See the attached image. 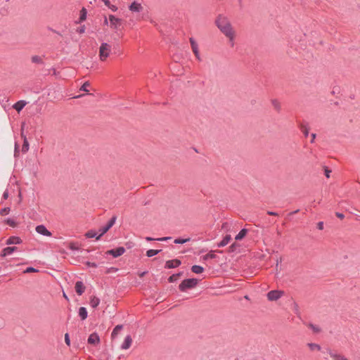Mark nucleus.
Masks as SVG:
<instances>
[{
	"label": "nucleus",
	"mask_w": 360,
	"mask_h": 360,
	"mask_svg": "<svg viewBox=\"0 0 360 360\" xmlns=\"http://www.w3.org/2000/svg\"><path fill=\"white\" fill-rule=\"evenodd\" d=\"M22 243V240L18 236H11L8 238L6 240L7 245H13V244H20Z\"/></svg>",
	"instance_id": "nucleus-18"
},
{
	"label": "nucleus",
	"mask_w": 360,
	"mask_h": 360,
	"mask_svg": "<svg viewBox=\"0 0 360 360\" xmlns=\"http://www.w3.org/2000/svg\"><path fill=\"white\" fill-rule=\"evenodd\" d=\"M229 39V44L231 47L234 46V37H235V33H231L230 35L226 36Z\"/></svg>",
	"instance_id": "nucleus-34"
},
{
	"label": "nucleus",
	"mask_w": 360,
	"mask_h": 360,
	"mask_svg": "<svg viewBox=\"0 0 360 360\" xmlns=\"http://www.w3.org/2000/svg\"><path fill=\"white\" fill-rule=\"evenodd\" d=\"M331 172V170H330L328 167L324 168V173L327 178L330 177V173Z\"/></svg>",
	"instance_id": "nucleus-46"
},
{
	"label": "nucleus",
	"mask_w": 360,
	"mask_h": 360,
	"mask_svg": "<svg viewBox=\"0 0 360 360\" xmlns=\"http://www.w3.org/2000/svg\"><path fill=\"white\" fill-rule=\"evenodd\" d=\"M189 41H190L192 51H193V53L195 54L196 58L199 61H200L201 60V58H200V56L199 49H198V45L197 42L195 41V40L193 37H191L189 39Z\"/></svg>",
	"instance_id": "nucleus-7"
},
{
	"label": "nucleus",
	"mask_w": 360,
	"mask_h": 360,
	"mask_svg": "<svg viewBox=\"0 0 360 360\" xmlns=\"http://www.w3.org/2000/svg\"><path fill=\"white\" fill-rule=\"evenodd\" d=\"M198 280L197 278L184 279L179 285L180 291L185 292L188 289L193 288L197 285Z\"/></svg>",
	"instance_id": "nucleus-3"
},
{
	"label": "nucleus",
	"mask_w": 360,
	"mask_h": 360,
	"mask_svg": "<svg viewBox=\"0 0 360 360\" xmlns=\"http://www.w3.org/2000/svg\"><path fill=\"white\" fill-rule=\"evenodd\" d=\"M18 153H19L18 145L17 143H15V155H16Z\"/></svg>",
	"instance_id": "nucleus-54"
},
{
	"label": "nucleus",
	"mask_w": 360,
	"mask_h": 360,
	"mask_svg": "<svg viewBox=\"0 0 360 360\" xmlns=\"http://www.w3.org/2000/svg\"><path fill=\"white\" fill-rule=\"evenodd\" d=\"M86 10L84 8H82V9L80 11L79 22H82L86 20Z\"/></svg>",
	"instance_id": "nucleus-31"
},
{
	"label": "nucleus",
	"mask_w": 360,
	"mask_h": 360,
	"mask_svg": "<svg viewBox=\"0 0 360 360\" xmlns=\"http://www.w3.org/2000/svg\"><path fill=\"white\" fill-rule=\"evenodd\" d=\"M267 214L271 216H278V213L272 211H268Z\"/></svg>",
	"instance_id": "nucleus-53"
},
{
	"label": "nucleus",
	"mask_w": 360,
	"mask_h": 360,
	"mask_svg": "<svg viewBox=\"0 0 360 360\" xmlns=\"http://www.w3.org/2000/svg\"><path fill=\"white\" fill-rule=\"evenodd\" d=\"M162 250H148L147 252H146V256L148 257H152L156 255H158V253H160Z\"/></svg>",
	"instance_id": "nucleus-27"
},
{
	"label": "nucleus",
	"mask_w": 360,
	"mask_h": 360,
	"mask_svg": "<svg viewBox=\"0 0 360 360\" xmlns=\"http://www.w3.org/2000/svg\"><path fill=\"white\" fill-rule=\"evenodd\" d=\"M98 234L95 230H89L85 233V236L88 238H93L98 237Z\"/></svg>",
	"instance_id": "nucleus-25"
},
{
	"label": "nucleus",
	"mask_w": 360,
	"mask_h": 360,
	"mask_svg": "<svg viewBox=\"0 0 360 360\" xmlns=\"http://www.w3.org/2000/svg\"><path fill=\"white\" fill-rule=\"evenodd\" d=\"M86 265L88 267H94V268H96L98 266V264L96 263L89 262V261L86 262Z\"/></svg>",
	"instance_id": "nucleus-43"
},
{
	"label": "nucleus",
	"mask_w": 360,
	"mask_h": 360,
	"mask_svg": "<svg viewBox=\"0 0 360 360\" xmlns=\"http://www.w3.org/2000/svg\"><path fill=\"white\" fill-rule=\"evenodd\" d=\"M181 264V261L177 259L168 260L166 262L165 267L166 269H172L180 266Z\"/></svg>",
	"instance_id": "nucleus-11"
},
{
	"label": "nucleus",
	"mask_w": 360,
	"mask_h": 360,
	"mask_svg": "<svg viewBox=\"0 0 360 360\" xmlns=\"http://www.w3.org/2000/svg\"><path fill=\"white\" fill-rule=\"evenodd\" d=\"M309 327L316 333H318L321 331V328L319 326L312 323H309Z\"/></svg>",
	"instance_id": "nucleus-35"
},
{
	"label": "nucleus",
	"mask_w": 360,
	"mask_h": 360,
	"mask_svg": "<svg viewBox=\"0 0 360 360\" xmlns=\"http://www.w3.org/2000/svg\"><path fill=\"white\" fill-rule=\"evenodd\" d=\"M129 8L132 12H137L139 13L142 11L143 7L140 3H138L136 1H134L131 4V5L129 6Z\"/></svg>",
	"instance_id": "nucleus-15"
},
{
	"label": "nucleus",
	"mask_w": 360,
	"mask_h": 360,
	"mask_svg": "<svg viewBox=\"0 0 360 360\" xmlns=\"http://www.w3.org/2000/svg\"><path fill=\"white\" fill-rule=\"evenodd\" d=\"M63 297L67 300H69L68 297L66 295L65 292H63Z\"/></svg>",
	"instance_id": "nucleus-61"
},
{
	"label": "nucleus",
	"mask_w": 360,
	"mask_h": 360,
	"mask_svg": "<svg viewBox=\"0 0 360 360\" xmlns=\"http://www.w3.org/2000/svg\"><path fill=\"white\" fill-rule=\"evenodd\" d=\"M294 311L296 314H299V307L297 303H294Z\"/></svg>",
	"instance_id": "nucleus-47"
},
{
	"label": "nucleus",
	"mask_w": 360,
	"mask_h": 360,
	"mask_svg": "<svg viewBox=\"0 0 360 360\" xmlns=\"http://www.w3.org/2000/svg\"><path fill=\"white\" fill-rule=\"evenodd\" d=\"M326 352L333 360H348L344 356L338 354L335 351L331 350L330 349H327Z\"/></svg>",
	"instance_id": "nucleus-9"
},
{
	"label": "nucleus",
	"mask_w": 360,
	"mask_h": 360,
	"mask_svg": "<svg viewBox=\"0 0 360 360\" xmlns=\"http://www.w3.org/2000/svg\"><path fill=\"white\" fill-rule=\"evenodd\" d=\"M31 60H32V62L34 63H37V64L43 63V60H42L41 58L39 56H33L32 57Z\"/></svg>",
	"instance_id": "nucleus-32"
},
{
	"label": "nucleus",
	"mask_w": 360,
	"mask_h": 360,
	"mask_svg": "<svg viewBox=\"0 0 360 360\" xmlns=\"http://www.w3.org/2000/svg\"><path fill=\"white\" fill-rule=\"evenodd\" d=\"M104 4L108 6L111 11H116L117 10V7L115 5L110 4L109 0H102Z\"/></svg>",
	"instance_id": "nucleus-28"
},
{
	"label": "nucleus",
	"mask_w": 360,
	"mask_h": 360,
	"mask_svg": "<svg viewBox=\"0 0 360 360\" xmlns=\"http://www.w3.org/2000/svg\"><path fill=\"white\" fill-rule=\"evenodd\" d=\"M237 245L236 243H233L230 247L229 250L231 252H233Z\"/></svg>",
	"instance_id": "nucleus-51"
},
{
	"label": "nucleus",
	"mask_w": 360,
	"mask_h": 360,
	"mask_svg": "<svg viewBox=\"0 0 360 360\" xmlns=\"http://www.w3.org/2000/svg\"><path fill=\"white\" fill-rule=\"evenodd\" d=\"M231 240V235H226L223 239L217 244L218 248H222L226 246Z\"/></svg>",
	"instance_id": "nucleus-19"
},
{
	"label": "nucleus",
	"mask_w": 360,
	"mask_h": 360,
	"mask_svg": "<svg viewBox=\"0 0 360 360\" xmlns=\"http://www.w3.org/2000/svg\"><path fill=\"white\" fill-rule=\"evenodd\" d=\"M215 23L225 36L230 35L234 32L230 22L225 16L219 15L216 19Z\"/></svg>",
	"instance_id": "nucleus-1"
},
{
	"label": "nucleus",
	"mask_w": 360,
	"mask_h": 360,
	"mask_svg": "<svg viewBox=\"0 0 360 360\" xmlns=\"http://www.w3.org/2000/svg\"><path fill=\"white\" fill-rule=\"evenodd\" d=\"M284 295L282 290H271L267 293V298L269 301H276Z\"/></svg>",
	"instance_id": "nucleus-5"
},
{
	"label": "nucleus",
	"mask_w": 360,
	"mask_h": 360,
	"mask_svg": "<svg viewBox=\"0 0 360 360\" xmlns=\"http://www.w3.org/2000/svg\"><path fill=\"white\" fill-rule=\"evenodd\" d=\"M177 280V274H172L168 278L169 282L173 283Z\"/></svg>",
	"instance_id": "nucleus-42"
},
{
	"label": "nucleus",
	"mask_w": 360,
	"mask_h": 360,
	"mask_svg": "<svg viewBox=\"0 0 360 360\" xmlns=\"http://www.w3.org/2000/svg\"><path fill=\"white\" fill-rule=\"evenodd\" d=\"M335 215L340 219H343L345 217V215L342 213L340 212H336Z\"/></svg>",
	"instance_id": "nucleus-52"
},
{
	"label": "nucleus",
	"mask_w": 360,
	"mask_h": 360,
	"mask_svg": "<svg viewBox=\"0 0 360 360\" xmlns=\"http://www.w3.org/2000/svg\"><path fill=\"white\" fill-rule=\"evenodd\" d=\"M116 219L117 217L113 216L105 226L99 229V234L98 237H96V240H99L101 236L108 231V230L115 224Z\"/></svg>",
	"instance_id": "nucleus-4"
},
{
	"label": "nucleus",
	"mask_w": 360,
	"mask_h": 360,
	"mask_svg": "<svg viewBox=\"0 0 360 360\" xmlns=\"http://www.w3.org/2000/svg\"><path fill=\"white\" fill-rule=\"evenodd\" d=\"M248 229H242L240 232L236 236L235 239L236 240H242L248 233Z\"/></svg>",
	"instance_id": "nucleus-23"
},
{
	"label": "nucleus",
	"mask_w": 360,
	"mask_h": 360,
	"mask_svg": "<svg viewBox=\"0 0 360 360\" xmlns=\"http://www.w3.org/2000/svg\"><path fill=\"white\" fill-rule=\"evenodd\" d=\"M37 233L44 236H51V233L46 229L44 225H38L35 229Z\"/></svg>",
	"instance_id": "nucleus-10"
},
{
	"label": "nucleus",
	"mask_w": 360,
	"mask_h": 360,
	"mask_svg": "<svg viewBox=\"0 0 360 360\" xmlns=\"http://www.w3.org/2000/svg\"><path fill=\"white\" fill-rule=\"evenodd\" d=\"M27 105V102L25 101L21 100L16 102L13 105V108L17 111L20 112L23 108Z\"/></svg>",
	"instance_id": "nucleus-17"
},
{
	"label": "nucleus",
	"mask_w": 360,
	"mask_h": 360,
	"mask_svg": "<svg viewBox=\"0 0 360 360\" xmlns=\"http://www.w3.org/2000/svg\"><path fill=\"white\" fill-rule=\"evenodd\" d=\"M301 130L305 137H307L309 135V128L307 126L302 125Z\"/></svg>",
	"instance_id": "nucleus-38"
},
{
	"label": "nucleus",
	"mask_w": 360,
	"mask_h": 360,
	"mask_svg": "<svg viewBox=\"0 0 360 360\" xmlns=\"http://www.w3.org/2000/svg\"><path fill=\"white\" fill-rule=\"evenodd\" d=\"M271 103L274 106V108H275V110L278 112H280L281 110V104L279 103V101L276 99H274L271 101Z\"/></svg>",
	"instance_id": "nucleus-29"
},
{
	"label": "nucleus",
	"mask_w": 360,
	"mask_h": 360,
	"mask_svg": "<svg viewBox=\"0 0 360 360\" xmlns=\"http://www.w3.org/2000/svg\"><path fill=\"white\" fill-rule=\"evenodd\" d=\"M307 346L309 347V349L311 351H314V350L320 351L321 349V347L319 345L316 344V343H308Z\"/></svg>",
	"instance_id": "nucleus-30"
},
{
	"label": "nucleus",
	"mask_w": 360,
	"mask_h": 360,
	"mask_svg": "<svg viewBox=\"0 0 360 360\" xmlns=\"http://www.w3.org/2000/svg\"><path fill=\"white\" fill-rule=\"evenodd\" d=\"M104 24H105V25H108V19H107V18H106V17H105Z\"/></svg>",
	"instance_id": "nucleus-59"
},
{
	"label": "nucleus",
	"mask_w": 360,
	"mask_h": 360,
	"mask_svg": "<svg viewBox=\"0 0 360 360\" xmlns=\"http://www.w3.org/2000/svg\"><path fill=\"white\" fill-rule=\"evenodd\" d=\"M77 32L79 34H82L85 32V26L82 25L77 28Z\"/></svg>",
	"instance_id": "nucleus-45"
},
{
	"label": "nucleus",
	"mask_w": 360,
	"mask_h": 360,
	"mask_svg": "<svg viewBox=\"0 0 360 360\" xmlns=\"http://www.w3.org/2000/svg\"><path fill=\"white\" fill-rule=\"evenodd\" d=\"M191 240L190 238H176L174 240V243L175 244H184Z\"/></svg>",
	"instance_id": "nucleus-33"
},
{
	"label": "nucleus",
	"mask_w": 360,
	"mask_h": 360,
	"mask_svg": "<svg viewBox=\"0 0 360 360\" xmlns=\"http://www.w3.org/2000/svg\"><path fill=\"white\" fill-rule=\"evenodd\" d=\"M311 141H310V142L312 143H314V141H315V139H316V134H314V133H313V134H311Z\"/></svg>",
	"instance_id": "nucleus-55"
},
{
	"label": "nucleus",
	"mask_w": 360,
	"mask_h": 360,
	"mask_svg": "<svg viewBox=\"0 0 360 360\" xmlns=\"http://www.w3.org/2000/svg\"><path fill=\"white\" fill-rule=\"evenodd\" d=\"M75 290L79 295H82L85 290V286L82 281H78L75 283Z\"/></svg>",
	"instance_id": "nucleus-14"
},
{
	"label": "nucleus",
	"mask_w": 360,
	"mask_h": 360,
	"mask_svg": "<svg viewBox=\"0 0 360 360\" xmlns=\"http://www.w3.org/2000/svg\"><path fill=\"white\" fill-rule=\"evenodd\" d=\"M78 314L82 321L87 318L88 312L86 307H81L79 308Z\"/></svg>",
	"instance_id": "nucleus-21"
},
{
	"label": "nucleus",
	"mask_w": 360,
	"mask_h": 360,
	"mask_svg": "<svg viewBox=\"0 0 360 360\" xmlns=\"http://www.w3.org/2000/svg\"><path fill=\"white\" fill-rule=\"evenodd\" d=\"M191 271L195 274H201L204 271V268L200 265H193L191 267Z\"/></svg>",
	"instance_id": "nucleus-24"
},
{
	"label": "nucleus",
	"mask_w": 360,
	"mask_h": 360,
	"mask_svg": "<svg viewBox=\"0 0 360 360\" xmlns=\"http://www.w3.org/2000/svg\"><path fill=\"white\" fill-rule=\"evenodd\" d=\"M277 233H278V235H279V236L281 235V232L280 231H278Z\"/></svg>",
	"instance_id": "nucleus-64"
},
{
	"label": "nucleus",
	"mask_w": 360,
	"mask_h": 360,
	"mask_svg": "<svg viewBox=\"0 0 360 360\" xmlns=\"http://www.w3.org/2000/svg\"><path fill=\"white\" fill-rule=\"evenodd\" d=\"M39 270L34 268V267H32V266H30V267H27L25 271H24V273H31V272H38Z\"/></svg>",
	"instance_id": "nucleus-40"
},
{
	"label": "nucleus",
	"mask_w": 360,
	"mask_h": 360,
	"mask_svg": "<svg viewBox=\"0 0 360 360\" xmlns=\"http://www.w3.org/2000/svg\"><path fill=\"white\" fill-rule=\"evenodd\" d=\"M6 223L12 226V227H15L16 226V222L15 221V220H13V219H11V218H8L6 219Z\"/></svg>",
	"instance_id": "nucleus-37"
},
{
	"label": "nucleus",
	"mask_w": 360,
	"mask_h": 360,
	"mask_svg": "<svg viewBox=\"0 0 360 360\" xmlns=\"http://www.w3.org/2000/svg\"><path fill=\"white\" fill-rule=\"evenodd\" d=\"M125 252V248L124 247H119L115 249L109 250L105 252L106 255H112L113 257H117L121 256Z\"/></svg>",
	"instance_id": "nucleus-6"
},
{
	"label": "nucleus",
	"mask_w": 360,
	"mask_h": 360,
	"mask_svg": "<svg viewBox=\"0 0 360 360\" xmlns=\"http://www.w3.org/2000/svg\"><path fill=\"white\" fill-rule=\"evenodd\" d=\"M146 240L147 241H152V240H155V238H151V237H146Z\"/></svg>",
	"instance_id": "nucleus-57"
},
{
	"label": "nucleus",
	"mask_w": 360,
	"mask_h": 360,
	"mask_svg": "<svg viewBox=\"0 0 360 360\" xmlns=\"http://www.w3.org/2000/svg\"><path fill=\"white\" fill-rule=\"evenodd\" d=\"M90 84L89 82H86L83 84V85L81 86L80 90L83 91L88 92L89 90L87 89V87L89 86Z\"/></svg>",
	"instance_id": "nucleus-39"
},
{
	"label": "nucleus",
	"mask_w": 360,
	"mask_h": 360,
	"mask_svg": "<svg viewBox=\"0 0 360 360\" xmlns=\"http://www.w3.org/2000/svg\"><path fill=\"white\" fill-rule=\"evenodd\" d=\"M16 247H7L2 250L1 256L4 257L6 256L11 255L13 252L16 251Z\"/></svg>",
	"instance_id": "nucleus-16"
},
{
	"label": "nucleus",
	"mask_w": 360,
	"mask_h": 360,
	"mask_svg": "<svg viewBox=\"0 0 360 360\" xmlns=\"http://www.w3.org/2000/svg\"><path fill=\"white\" fill-rule=\"evenodd\" d=\"M89 304L92 308H96L100 304V299L96 296H92L90 298Z\"/></svg>",
	"instance_id": "nucleus-22"
},
{
	"label": "nucleus",
	"mask_w": 360,
	"mask_h": 360,
	"mask_svg": "<svg viewBox=\"0 0 360 360\" xmlns=\"http://www.w3.org/2000/svg\"><path fill=\"white\" fill-rule=\"evenodd\" d=\"M170 239H171V237H162V238H156V240H158V241H167V240H170Z\"/></svg>",
	"instance_id": "nucleus-48"
},
{
	"label": "nucleus",
	"mask_w": 360,
	"mask_h": 360,
	"mask_svg": "<svg viewBox=\"0 0 360 360\" xmlns=\"http://www.w3.org/2000/svg\"><path fill=\"white\" fill-rule=\"evenodd\" d=\"M4 325V322L2 320L0 319V328H1Z\"/></svg>",
	"instance_id": "nucleus-62"
},
{
	"label": "nucleus",
	"mask_w": 360,
	"mask_h": 360,
	"mask_svg": "<svg viewBox=\"0 0 360 360\" xmlns=\"http://www.w3.org/2000/svg\"><path fill=\"white\" fill-rule=\"evenodd\" d=\"M215 257H216V255L212 252H210L208 254L203 256V259L207 260L210 259H214Z\"/></svg>",
	"instance_id": "nucleus-36"
},
{
	"label": "nucleus",
	"mask_w": 360,
	"mask_h": 360,
	"mask_svg": "<svg viewBox=\"0 0 360 360\" xmlns=\"http://www.w3.org/2000/svg\"><path fill=\"white\" fill-rule=\"evenodd\" d=\"M122 325L116 326L111 333L112 338H115L118 334V333L122 329Z\"/></svg>",
	"instance_id": "nucleus-26"
},
{
	"label": "nucleus",
	"mask_w": 360,
	"mask_h": 360,
	"mask_svg": "<svg viewBox=\"0 0 360 360\" xmlns=\"http://www.w3.org/2000/svg\"><path fill=\"white\" fill-rule=\"evenodd\" d=\"M109 21L110 27L115 30H117L121 25V19L116 18L113 15H109Z\"/></svg>",
	"instance_id": "nucleus-8"
},
{
	"label": "nucleus",
	"mask_w": 360,
	"mask_h": 360,
	"mask_svg": "<svg viewBox=\"0 0 360 360\" xmlns=\"http://www.w3.org/2000/svg\"><path fill=\"white\" fill-rule=\"evenodd\" d=\"M89 344L98 345L100 342L99 335L96 333H91L87 340Z\"/></svg>",
	"instance_id": "nucleus-12"
},
{
	"label": "nucleus",
	"mask_w": 360,
	"mask_h": 360,
	"mask_svg": "<svg viewBox=\"0 0 360 360\" xmlns=\"http://www.w3.org/2000/svg\"><path fill=\"white\" fill-rule=\"evenodd\" d=\"M317 229H319V230H323V221H319L317 224Z\"/></svg>",
	"instance_id": "nucleus-49"
},
{
	"label": "nucleus",
	"mask_w": 360,
	"mask_h": 360,
	"mask_svg": "<svg viewBox=\"0 0 360 360\" xmlns=\"http://www.w3.org/2000/svg\"><path fill=\"white\" fill-rule=\"evenodd\" d=\"M117 270V269L114 268V267H111V268L108 269L106 271V273H110V272H111L112 271H116Z\"/></svg>",
	"instance_id": "nucleus-56"
},
{
	"label": "nucleus",
	"mask_w": 360,
	"mask_h": 360,
	"mask_svg": "<svg viewBox=\"0 0 360 360\" xmlns=\"http://www.w3.org/2000/svg\"><path fill=\"white\" fill-rule=\"evenodd\" d=\"M146 274V271H143L139 274L140 277H143Z\"/></svg>",
	"instance_id": "nucleus-58"
},
{
	"label": "nucleus",
	"mask_w": 360,
	"mask_h": 360,
	"mask_svg": "<svg viewBox=\"0 0 360 360\" xmlns=\"http://www.w3.org/2000/svg\"><path fill=\"white\" fill-rule=\"evenodd\" d=\"M10 212V207H5L4 209H1L0 211V214L1 215H6L8 214Z\"/></svg>",
	"instance_id": "nucleus-41"
},
{
	"label": "nucleus",
	"mask_w": 360,
	"mask_h": 360,
	"mask_svg": "<svg viewBox=\"0 0 360 360\" xmlns=\"http://www.w3.org/2000/svg\"><path fill=\"white\" fill-rule=\"evenodd\" d=\"M65 342L68 346L70 345V340L69 334L67 333L65 334Z\"/></svg>",
	"instance_id": "nucleus-44"
},
{
	"label": "nucleus",
	"mask_w": 360,
	"mask_h": 360,
	"mask_svg": "<svg viewBox=\"0 0 360 360\" xmlns=\"http://www.w3.org/2000/svg\"><path fill=\"white\" fill-rule=\"evenodd\" d=\"M177 274V277H178V276H180L182 274V273H179V274Z\"/></svg>",
	"instance_id": "nucleus-63"
},
{
	"label": "nucleus",
	"mask_w": 360,
	"mask_h": 360,
	"mask_svg": "<svg viewBox=\"0 0 360 360\" xmlns=\"http://www.w3.org/2000/svg\"><path fill=\"white\" fill-rule=\"evenodd\" d=\"M132 343V338L130 335H128L125 337L124 342L120 346V348L123 350L128 349Z\"/></svg>",
	"instance_id": "nucleus-13"
},
{
	"label": "nucleus",
	"mask_w": 360,
	"mask_h": 360,
	"mask_svg": "<svg viewBox=\"0 0 360 360\" xmlns=\"http://www.w3.org/2000/svg\"><path fill=\"white\" fill-rule=\"evenodd\" d=\"M298 212H299V210H295V211H293V212H290V214H296V213H297Z\"/></svg>",
	"instance_id": "nucleus-60"
},
{
	"label": "nucleus",
	"mask_w": 360,
	"mask_h": 360,
	"mask_svg": "<svg viewBox=\"0 0 360 360\" xmlns=\"http://www.w3.org/2000/svg\"><path fill=\"white\" fill-rule=\"evenodd\" d=\"M111 52V46L106 43H101L99 47V59L101 61H105L108 58Z\"/></svg>",
	"instance_id": "nucleus-2"
},
{
	"label": "nucleus",
	"mask_w": 360,
	"mask_h": 360,
	"mask_svg": "<svg viewBox=\"0 0 360 360\" xmlns=\"http://www.w3.org/2000/svg\"><path fill=\"white\" fill-rule=\"evenodd\" d=\"M8 198V191L6 190L3 193V198L6 200Z\"/></svg>",
	"instance_id": "nucleus-50"
},
{
	"label": "nucleus",
	"mask_w": 360,
	"mask_h": 360,
	"mask_svg": "<svg viewBox=\"0 0 360 360\" xmlns=\"http://www.w3.org/2000/svg\"><path fill=\"white\" fill-rule=\"evenodd\" d=\"M22 137L23 139V144L22 146V152L23 153H25L29 150L30 145H29V142L27 141L26 136L24 135L22 133Z\"/></svg>",
	"instance_id": "nucleus-20"
}]
</instances>
